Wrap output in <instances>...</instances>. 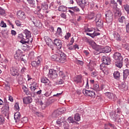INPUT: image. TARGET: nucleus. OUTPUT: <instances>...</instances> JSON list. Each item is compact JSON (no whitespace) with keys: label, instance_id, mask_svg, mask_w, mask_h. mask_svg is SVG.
Returning <instances> with one entry per match:
<instances>
[{"label":"nucleus","instance_id":"1","mask_svg":"<svg viewBox=\"0 0 129 129\" xmlns=\"http://www.w3.org/2000/svg\"><path fill=\"white\" fill-rule=\"evenodd\" d=\"M52 61H56L59 63H65L66 62V54L60 50H57L56 54L51 56Z\"/></svg>","mask_w":129,"mask_h":129},{"label":"nucleus","instance_id":"2","mask_svg":"<svg viewBox=\"0 0 129 129\" xmlns=\"http://www.w3.org/2000/svg\"><path fill=\"white\" fill-rule=\"evenodd\" d=\"M31 32L27 29H25L23 33H21L18 35V38L21 39L20 42L22 44H26V43H29L30 42V38H31Z\"/></svg>","mask_w":129,"mask_h":129},{"label":"nucleus","instance_id":"3","mask_svg":"<svg viewBox=\"0 0 129 129\" xmlns=\"http://www.w3.org/2000/svg\"><path fill=\"white\" fill-rule=\"evenodd\" d=\"M106 22L108 26L112 25V21L113 20V13L111 11L108 10L105 13Z\"/></svg>","mask_w":129,"mask_h":129},{"label":"nucleus","instance_id":"4","mask_svg":"<svg viewBox=\"0 0 129 129\" xmlns=\"http://www.w3.org/2000/svg\"><path fill=\"white\" fill-rule=\"evenodd\" d=\"M101 14H97L95 19L96 25L99 28L103 27V21L101 20Z\"/></svg>","mask_w":129,"mask_h":129},{"label":"nucleus","instance_id":"5","mask_svg":"<svg viewBox=\"0 0 129 129\" xmlns=\"http://www.w3.org/2000/svg\"><path fill=\"white\" fill-rule=\"evenodd\" d=\"M83 93L86 96H90L93 98L95 97V92L94 91H89L84 89L83 90Z\"/></svg>","mask_w":129,"mask_h":129},{"label":"nucleus","instance_id":"6","mask_svg":"<svg viewBox=\"0 0 129 129\" xmlns=\"http://www.w3.org/2000/svg\"><path fill=\"white\" fill-rule=\"evenodd\" d=\"M65 112V108H62L59 110H55L53 111L52 114V116L53 118H56V117L59 116L60 113H63Z\"/></svg>","mask_w":129,"mask_h":129},{"label":"nucleus","instance_id":"7","mask_svg":"<svg viewBox=\"0 0 129 129\" xmlns=\"http://www.w3.org/2000/svg\"><path fill=\"white\" fill-rule=\"evenodd\" d=\"M41 62H42V58L41 56H38L36 59V61H33L31 62V66L32 67H38L41 65Z\"/></svg>","mask_w":129,"mask_h":129},{"label":"nucleus","instance_id":"8","mask_svg":"<svg viewBox=\"0 0 129 129\" xmlns=\"http://www.w3.org/2000/svg\"><path fill=\"white\" fill-rule=\"evenodd\" d=\"M48 76L50 78H52V79H55V78L58 77V74L57 73V71L52 69L49 70Z\"/></svg>","mask_w":129,"mask_h":129},{"label":"nucleus","instance_id":"9","mask_svg":"<svg viewBox=\"0 0 129 129\" xmlns=\"http://www.w3.org/2000/svg\"><path fill=\"white\" fill-rule=\"evenodd\" d=\"M113 58L115 61H122L123 58L121 56V54L119 52H116L113 55Z\"/></svg>","mask_w":129,"mask_h":129},{"label":"nucleus","instance_id":"10","mask_svg":"<svg viewBox=\"0 0 129 129\" xmlns=\"http://www.w3.org/2000/svg\"><path fill=\"white\" fill-rule=\"evenodd\" d=\"M65 119H66L65 117L60 116L59 117H58L56 121V124H57L58 126H62V124L64 125V123L66 122H65Z\"/></svg>","mask_w":129,"mask_h":129},{"label":"nucleus","instance_id":"11","mask_svg":"<svg viewBox=\"0 0 129 129\" xmlns=\"http://www.w3.org/2000/svg\"><path fill=\"white\" fill-rule=\"evenodd\" d=\"M17 18L21 21H24L26 19V14L24 11H19L17 14Z\"/></svg>","mask_w":129,"mask_h":129},{"label":"nucleus","instance_id":"12","mask_svg":"<svg viewBox=\"0 0 129 129\" xmlns=\"http://www.w3.org/2000/svg\"><path fill=\"white\" fill-rule=\"evenodd\" d=\"M30 21L36 26V27H42V23L39 20H37L34 17L30 18Z\"/></svg>","mask_w":129,"mask_h":129},{"label":"nucleus","instance_id":"13","mask_svg":"<svg viewBox=\"0 0 129 129\" xmlns=\"http://www.w3.org/2000/svg\"><path fill=\"white\" fill-rule=\"evenodd\" d=\"M41 82L42 83H45L46 85H48L49 86H52L51 82H50V80H49L46 77H42L41 78Z\"/></svg>","mask_w":129,"mask_h":129},{"label":"nucleus","instance_id":"14","mask_svg":"<svg viewBox=\"0 0 129 129\" xmlns=\"http://www.w3.org/2000/svg\"><path fill=\"white\" fill-rule=\"evenodd\" d=\"M102 61L104 64H105L106 65H110L111 60L108 56H103L102 58Z\"/></svg>","mask_w":129,"mask_h":129},{"label":"nucleus","instance_id":"15","mask_svg":"<svg viewBox=\"0 0 129 129\" xmlns=\"http://www.w3.org/2000/svg\"><path fill=\"white\" fill-rule=\"evenodd\" d=\"M54 44L55 45V46H56V47L58 50H60V49L62 48V41L61 40L54 39Z\"/></svg>","mask_w":129,"mask_h":129},{"label":"nucleus","instance_id":"16","mask_svg":"<svg viewBox=\"0 0 129 129\" xmlns=\"http://www.w3.org/2000/svg\"><path fill=\"white\" fill-rule=\"evenodd\" d=\"M106 96H107L108 98H109V99H110L111 100H115L116 99V96L113 93H111L110 92H107L106 93Z\"/></svg>","mask_w":129,"mask_h":129},{"label":"nucleus","instance_id":"17","mask_svg":"<svg viewBox=\"0 0 129 129\" xmlns=\"http://www.w3.org/2000/svg\"><path fill=\"white\" fill-rule=\"evenodd\" d=\"M23 100L25 104H29V103H31V102L33 101L32 97L30 96H27L23 98Z\"/></svg>","mask_w":129,"mask_h":129},{"label":"nucleus","instance_id":"18","mask_svg":"<svg viewBox=\"0 0 129 129\" xmlns=\"http://www.w3.org/2000/svg\"><path fill=\"white\" fill-rule=\"evenodd\" d=\"M87 3V2L86 0H78V1L79 6H80L82 9H84V8H85Z\"/></svg>","mask_w":129,"mask_h":129},{"label":"nucleus","instance_id":"19","mask_svg":"<svg viewBox=\"0 0 129 129\" xmlns=\"http://www.w3.org/2000/svg\"><path fill=\"white\" fill-rule=\"evenodd\" d=\"M73 81L75 82V83H81V82H82V76L79 75L75 77L73 79Z\"/></svg>","mask_w":129,"mask_h":129},{"label":"nucleus","instance_id":"20","mask_svg":"<svg viewBox=\"0 0 129 129\" xmlns=\"http://www.w3.org/2000/svg\"><path fill=\"white\" fill-rule=\"evenodd\" d=\"M27 122H28V118L26 117H24L21 119V122H19L18 124L20 127H22V126L24 125V124L27 123Z\"/></svg>","mask_w":129,"mask_h":129},{"label":"nucleus","instance_id":"21","mask_svg":"<svg viewBox=\"0 0 129 129\" xmlns=\"http://www.w3.org/2000/svg\"><path fill=\"white\" fill-rule=\"evenodd\" d=\"M87 66L90 71L92 72L93 71V69H94V62L91 60H90L89 63L87 64Z\"/></svg>","mask_w":129,"mask_h":129},{"label":"nucleus","instance_id":"22","mask_svg":"<svg viewBox=\"0 0 129 129\" xmlns=\"http://www.w3.org/2000/svg\"><path fill=\"white\" fill-rule=\"evenodd\" d=\"M11 71V75H13V76H17V75H19V72L18 71V70L12 68L10 70Z\"/></svg>","mask_w":129,"mask_h":129},{"label":"nucleus","instance_id":"23","mask_svg":"<svg viewBox=\"0 0 129 129\" xmlns=\"http://www.w3.org/2000/svg\"><path fill=\"white\" fill-rule=\"evenodd\" d=\"M127 76H129V70L126 69L123 72V80H126Z\"/></svg>","mask_w":129,"mask_h":129},{"label":"nucleus","instance_id":"24","mask_svg":"<svg viewBox=\"0 0 129 129\" xmlns=\"http://www.w3.org/2000/svg\"><path fill=\"white\" fill-rule=\"evenodd\" d=\"M44 40L46 43V44L48 46H50L52 43H53V41H52V39L50 38V37L48 36H45L44 37Z\"/></svg>","mask_w":129,"mask_h":129},{"label":"nucleus","instance_id":"25","mask_svg":"<svg viewBox=\"0 0 129 129\" xmlns=\"http://www.w3.org/2000/svg\"><path fill=\"white\" fill-rule=\"evenodd\" d=\"M111 51V48L109 46H105L102 49V53H109Z\"/></svg>","mask_w":129,"mask_h":129},{"label":"nucleus","instance_id":"26","mask_svg":"<svg viewBox=\"0 0 129 129\" xmlns=\"http://www.w3.org/2000/svg\"><path fill=\"white\" fill-rule=\"evenodd\" d=\"M113 36L115 40H116L117 41H120V40H121V38H120V36L118 33L116 32H114Z\"/></svg>","mask_w":129,"mask_h":129},{"label":"nucleus","instance_id":"27","mask_svg":"<svg viewBox=\"0 0 129 129\" xmlns=\"http://www.w3.org/2000/svg\"><path fill=\"white\" fill-rule=\"evenodd\" d=\"M118 22L119 23H124L125 24H127V21H126V19H125V17L124 16H121L120 18L118 19Z\"/></svg>","mask_w":129,"mask_h":129},{"label":"nucleus","instance_id":"28","mask_svg":"<svg viewBox=\"0 0 129 129\" xmlns=\"http://www.w3.org/2000/svg\"><path fill=\"white\" fill-rule=\"evenodd\" d=\"M58 11H59V12H62L64 13L67 11V7L64 6H60L58 7Z\"/></svg>","mask_w":129,"mask_h":129},{"label":"nucleus","instance_id":"29","mask_svg":"<svg viewBox=\"0 0 129 129\" xmlns=\"http://www.w3.org/2000/svg\"><path fill=\"white\" fill-rule=\"evenodd\" d=\"M19 84L22 85L25 83V79L23 78V76H20L18 78Z\"/></svg>","mask_w":129,"mask_h":129},{"label":"nucleus","instance_id":"30","mask_svg":"<svg viewBox=\"0 0 129 129\" xmlns=\"http://www.w3.org/2000/svg\"><path fill=\"white\" fill-rule=\"evenodd\" d=\"M20 118H21V113L20 112H16L14 114V119L15 120H20Z\"/></svg>","mask_w":129,"mask_h":129},{"label":"nucleus","instance_id":"31","mask_svg":"<svg viewBox=\"0 0 129 129\" xmlns=\"http://www.w3.org/2000/svg\"><path fill=\"white\" fill-rule=\"evenodd\" d=\"M4 84H5V87L4 88L6 89V90H10L11 87H10V83L8 81H6L5 83H4Z\"/></svg>","mask_w":129,"mask_h":129},{"label":"nucleus","instance_id":"32","mask_svg":"<svg viewBox=\"0 0 129 129\" xmlns=\"http://www.w3.org/2000/svg\"><path fill=\"white\" fill-rule=\"evenodd\" d=\"M94 90H95V91H100V89L99 88V85H98V83H94V86H93Z\"/></svg>","mask_w":129,"mask_h":129},{"label":"nucleus","instance_id":"33","mask_svg":"<svg viewBox=\"0 0 129 129\" xmlns=\"http://www.w3.org/2000/svg\"><path fill=\"white\" fill-rule=\"evenodd\" d=\"M119 88L120 89H123L124 90H127V86L125 85L123 83H122L121 84L119 85Z\"/></svg>","mask_w":129,"mask_h":129},{"label":"nucleus","instance_id":"34","mask_svg":"<svg viewBox=\"0 0 129 129\" xmlns=\"http://www.w3.org/2000/svg\"><path fill=\"white\" fill-rule=\"evenodd\" d=\"M113 76L115 79H118L120 77V73L118 71L115 72L113 73Z\"/></svg>","mask_w":129,"mask_h":129},{"label":"nucleus","instance_id":"35","mask_svg":"<svg viewBox=\"0 0 129 129\" xmlns=\"http://www.w3.org/2000/svg\"><path fill=\"white\" fill-rule=\"evenodd\" d=\"M115 66L118 68H121L122 67V61H116L115 62Z\"/></svg>","mask_w":129,"mask_h":129},{"label":"nucleus","instance_id":"36","mask_svg":"<svg viewBox=\"0 0 129 129\" xmlns=\"http://www.w3.org/2000/svg\"><path fill=\"white\" fill-rule=\"evenodd\" d=\"M74 62L75 63H76V64H78V65H81V66L83 65V61L82 60L76 59L74 60Z\"/></svg>","mask_w":129,"mask_h":129},{"label":"nucleus","instance_id":"37","mask_svg":"<svg viewBox=\"0 0 129 129\" xmlns=\"http://www.w3.org/2000/svg\"><path fill=\"white\" fill-rule=\"evenodd\" d=\"M68 9H70L71 10L74 11V12H76L77 13L78 12H80V10H79V8H78V7H69Z\"/></svg>","mask_w":129,"mask_h":129},{"label":"nucleus","instance_id":"38","mask_svg":"<svg viewBox=\"0 0 129 129\" xmlns=\"http://www.w3.org/2000/svg\"><path fill=\"white\" fill-rule=\"evenodd\" d=\"M56 35L57 36H61L62 35V29L60 27L57 28V30L56 31Z\"/></svg>","mask_w":129,"mask_h":129},{"label":"nucleus","instance_id":"39","mask_svg":"<svg viewBox=\"0 0 129 129\" xmlns=\"http://www.w3.org/2000/svg\"><path fill=\"white\" fill-rule=\"evenodd\" d=\"M96 16V15H95V14L94 13H91L90 15H89L88 18L90 19V20H93L94 18H95Z\"/></svg>","mask_w":129,"mask_h":129},{"label":"nucleus","instance_id":"40","mask_svg":"<svg viewBox=\"0 0 129 129\" xmlns=\"http://www.w3.org/2000/svg\"><path fill=\"white\" fill-rule=\"evenodd\" d=\"M74 118L77 121H79L81 119L80 115H79V114H76L74 116Z\"/></svg>","mask_w":129,"mask_h":129},{"label":"nucleus","instance_id":"41","mask_svg":"<svg viewBox=\"0 0 129 129\" xmlns=\"http://www.w3.org/2000/svg\"><path fill=\"white\" fill-rule=\"evenodd\" d=\"M110 116L112 119H115V120H116V114H115V112H111L110 113Z\"/></svg>","mask_w":129,"mask_h":129},{"label":"nucleus","instance_id":"42","mask_svg":"<svg viewBox=\"0 0 129 129\" xmlns=\"http://www.w3.org/2000/svg\"><path fill=\"white\" fill-rule=\"evenodd\" d=\"M6 15V11L0 7V16H5Z\"/></svg>","mask_w":129,"mask_h":129},{"label":"nucleus","instance_id":"43","mask_svg":"<svg viewBox=\"0 0 129 129\" xmlns=\"http://www.w3.org/2000/svg\"><path fill=\"white\" fill-rule=\"evenodd\" d=\"M28 4L31 6V7H34L35 6V2L33 0H27Z\"/></svg>","mask_w":129,"mask_h":129},{"label":"nucleus","instance_id":"44","mask_svg":"<svg viewBox=\"0 0 129 129\" xmlns=\"http://www.w3.org/2000/svg\"><path fill=\"white\" fill-rule=\"evenodd\" d=\"M68 121L70 122V123H75V121H74V120L73 119V117H69L68 118Z\"/></svg>","mask_w":129,"mask_h":129},{"label":"nucleus","instance_id":"45","mask_svg":"<svg viewBox=\"0 0 129 129\" xmlns=\"http://www.w3.org/2000/svg\"><path fill=\"white\" fill-rule=\"evenodd\" d=\"M20 59L21 61H23L24 63L27 62V60H26V56H25V55H21Z\"/></svg>","mask_w":129,"mask_h":129},{"label":"nucleus","instance_id":"46","mask_svg":"<svg viewBox=\"0 0 129 129\" xmlns=\"http://www.w3.org/2000/svg\"><path fill=\"white\" fill-rule=\"evenodd\" d=\"M99 35H100V33L94 32L92 33L91 38H94L96 36H99Z\"/></svg>","mask_w":129,"mask_h":129},{"label":"nucleus","instance_id":"47","mask_svg":"<svg viewBox=\"0 0 129 129\" xmlns=\"http://www.w3.org/2000/svg\"><path fill=\"white\" fill-rule=\"evenodd\" d=\"M70 37H71V33L68 32L65 35L64 38L66 40H69V38H70Z\"/></svg>","mask_w":129,"mask_h":129},{"label":"nucleus","instance_id":"48","mask_svg":"<svg viewBox=\"0 0 129 129\" xmlns=\"http://www.w3.org/2000/svg\"><path fill=\"white\" fill-rule=\"evenodd\" d=\"M124 10L127 12V14H129V5H125L123 6Z\"/></svg>","mask_w":129,"mask_h":129},{"label":"nucleus","instance_id":"49","mask_svg":"<svg viewBox=\"0 0 129 129\" xmlns=\"http://www.w3.org/2000/svg\"><path fill=\"white\" fill-rule=\"evenodd\" d=\"M63 83H64V80L62 79H60L59 81H57L56 82V85H59V84H63Z\"/></svg>","mask_w":129,"mask_h":129},{"label":"nucleus","instance_id":"50","mask_svg":"<svg viewBox=\"0 0 129 129\" xmlns=\"http://www.w3.org/2000/svg\"><path fill=\"white\" fill-rule=\"evenodd\" d=\"M14 109L15 110H20V107L19 106V103H16L14 106Z\"/></svg>","mask_w":129,"mask_h":129},{"label":"nucleus","instance_id":"51","mask_svg":"<svg viewBox=\"0 0 129 129\" xmlns=\"http://www.w3.org/2000/svg\"><path fill=\"white\" fill-rule=\"evenodd\" d=\"M15 24L17 27H22V23H21V22L19 20H16Z\"/></svg>","mask_w":129,"mask_h":129},{"label":"nucleus","instance_id":"52","mask_svg":"<svg viewBox=\"0 0 129 129\" xmlns=\"http://www.w3.org/2000/svg\"><path fill=\"white\" fill-rule=\"evenodd\" d=\"M21 55H22V51H21L20 50H18L16 51V54L15 55V57H16V56H17V57H20Z\"/></svg>","mask_w":129,"mask_h":129},{"label":"nucleus","instance_id":"53","mask_svg":"<svg viewBox=\"0 0 129 129\" xmlns=\"http://www.w3.org/2000/svg\"><path fill=\"white\" fill-rule=\"evenodd\" d=\"M62 128L63 129H69V125L67 122H65L62 126Z\"/></svg>","mask_w":129,"mask_h":129},{"label":"nucleus","instance_id":"54","mask_svg":"<svg viewBox=\"0 0 129 129\" xmlns=\"http://www.w3.org/2000/svg\"><path fill=\"white\" fill-rule=\"evenodd\" d=\"M0 27H2V28H6L7 27V24H6V23L2 21L0 23Z\"/></svg>","mask_w":129,"mask_h":129},{"label":"nucleus","instance_id":"55","mask_svg":"<svg viewBox=\"0 0 129 129\" xmlns=\"http://www.w3.org/2000/svg\"><path fill=\"white\" fill-rule=\"evenodd\" d=\"M100 70H102V71L103 70H104V69L106 68H105V64H104V63L101 64L100 66Z\"/></svg>","mask_w":129,"mask_h":129},{"label":"nucleus","instance_id":"56","mask_svg":"<svg viewBox=\"0 0 129 129\" xmlns=\"http://www.w3.org/2000/svg\"><path fill=\"white\" fill-rule=\"evenodd\" d=\"M5 121V117L3 115H0V125Z\"/></svg>","mask_w":129,"mask_h":129},{"label":"nucleus","instance_id":"57","mask_svg":"<svg viewBox=\"0 0 129 129\" xmlns=\"http://www.w3.org/2000/svg\"><path fill=\"white\" fill-rule=\"evenodd\" d=\"M92 77H96L98 75V73L97 72H94L91 73Z\"/></svg>","mask_w":129,"mask_h":129},{"label":"nucleus","instance_id":"58","mask_svg":"<svg viewBox=\"0 0 129 129\" xmlns=\"http://www.w3.org/2000/svg\"><path fill=\"white\" fill-rule=\"evenodd\" d=\"M41 9L42 10H43V11H46V10H47L48 9V5H42Z\"/></svg>","mask_w":129,"mask_h":129},{"label":"nucleus","instance_id":"59","mask_svg":"<svg viewBox=\"0 0 129 129\" xmlns=\"http://www.w3.org/2000/svg\"><path fill=\"white\" fill-rule=\"evenodd\" d=\"M100 53H102V51H101L100 49L94 51V53L95 55H98V54H100Z\"/></svg>","mask_w":129,"mask_h":129},{"label":"nucleus","instance_id":"60","mask_svg":"<svg viewBox=\"0 0 129 129\" xmlns=\"http://www.w3.org/2000/svg\"><path fill=\"white\" fill-rule=\"evenodd\" d=\"M30 88L32 91H35L36 89V86H34V85H31Z\"/></svg>","mask_w":129,"mask_h":129},{"label":"nucleus","instance_id":"61","mask_svg":"<svg viewBox=\"0 0 129 129\" xmlns=\"http://www.w3.org/2000/svg\"><path fill=\"white\" fill-rule=\"evenodd\" d=\"M60 17L61 18H62V19H66L67 18V16L66 15V14L63 13L60 14Z\"/></svg>","mask_w":129,"mask_h":129},{"label":"nucleus","instance_id":"62","mask_svg":"<svg viewBox=\"0 0 129 129\" xmlns=\"http://www.w3.org/2000/svg\"><path fill=\"white\" fill-rule=\"evenodd\" d=\"M125 62L126 63V67H127V68H129V59L126 58L125 59Z\"/></svg>","mask_w":129,"mask_h":129},{"label":"nucleus","instance_id":"63","mask_svg":"<svg viewBox=\"0 0 129 129\" xmlns=\"http://www.w3.org/2000/svg\"><path fill=\"white\" fill-rule=\"evenodd\" d=\"M59 76H61L62 78H63V77H65V74H64L63 72H59Z\"/></svg>","mask_w":129,"mask_h":129},{"label":"nucleus","instance_id":"64","mask_svg":"<svg viewBox=\"0 0 129 129\" xmlns=\"http://www.w3.org/2000/svg\"><path fill=\"white\" fill-rule=\"evenodd\" d=\"M126 32L129 33V23H127V24H126Z\"/></svg>","mask_w":129,"mask_h":129}]
</instances>
